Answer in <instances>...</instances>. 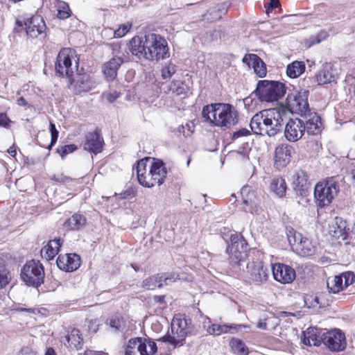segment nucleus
<instances>
[{"label": "nucleus", "mask_w": 355, "mask_h": 355, "mask_svg": "<svg viewBox=\"0 0 355 355\" xmlns=\"http://www.w3.org/2000/svg\"><path fill=\"white\" fill-rule=\"evenodd\" d=\"M230 241L231 243L226 250L228 262L234 268L243 270L248 257V243L243 237L239 234L231 235ZM245 267L249 279L255 284L260 285L267 281L269 271L262 262L247 263Z\"/></svg>", "instance_id": "nucleus-1"}, {"label": "nucleus", "mask_w": 355, "mask_h": 355, "mask_svg": "<svg viewBox=\"0 0 355 355\" xmlns=\"http://www.w3.org/2000/svg\"><path fill=\"white\" fill-rule=\"evenodd\" d=\"M130 51L139 59L159 61L169 57V49L166 39L153 33L144 36H135L130 41Z\"/></svg>", "instance_id": "nucleus-2"}, {"label": "nucleus", "mask_w": 355, "mask_h": 355, "mask_svg": "<svg viewBox=\"0 0 355 355\" xmlns=\"http://www.w3.org/2000/svg\"><path fill=\"white\" fill-rule=\"evenodd\" d=\"M202 114L206 121L220 128H230L238 122V112L230 104L215 103L207 105L203 107Z\"/></svg>", "instance_id": "nucleus-3"}, {"label": "nucleus", "mask_w": 355, "mask_h": 355, "mask_svg": "<svg viewBox=\"0 0 355 355\" xmlns=\"http://www.w3.org/2000/svg\"><path fill=\"white\" fill-rule=\"evenodd\" d=\"M309 90H304L303 92L299 90H293L288 94L286 100V106H284L287 112L300 114L302 116L306 117L307 114L310 112L308 103Z\"/></svg>", "instance_id": "nucleus-4"}, {"label": "nucleus", "mask_w": 355, "mask_h": 355, "mask_svg": "<svg viewBox=\"0 0 355 355\" xmlns=\"http://www.w3.org/2000/svg\"><path fill=\"white\" fill-rule=\"evenodd\" d=\"M288 119V112L284 106L268 109L265 135L274 137L282 130L284 121Z\"/></svg>", "instance_id": "nucleus-5"}, {"label": "nucleus", "mask_w": 355, "mask_h": 355, "mask_svg": "<svg viewBox=\"0 0 355 355\" xmlns=\"http://www.w3.org/2000/svg\"><path fill=\"white\" fill-rule=\"evenodd\" d=\"M21 278L26 284L38 287L43 283L44 272L42 265L39 261H28L21 271Z\"/></svg>", "instance_id": "nucleus-6"}, {"label": "nucleus", "mask_w": 355, "mask_h": 355, "mask_svg": "<svg viewBox=\"0 0 355 355\" xmlns=\"http://www.w3.org/2000/svg\"><path fill=\"white\" fill-rule=\"evenodd\" d=\"M338 192L337 183L334 178L318 183L314 189V196L318 205L324 207L330 204Z\"/></svg>", "instance_id": "nucleus-7"}, {"label": "nucleus", "mask_w": 355, "mask_h": 355, "mask_svg": "<svg viewBox=\"0 0 355 355\" xmlns=\"http://www.w3.org/2000/svg\"><path fill=\"white\" fill-rule=\"evenodd\" d=\"M171 333H168L163 340L174 347L182 345L187 334V321L184 318L175 317L171 322Z\"/></svg>", "instance_id": "nucleus-8"}, {"label": "nucleus", "mask_w": 355, "mask_h": 355, "mask_svg": "<svg viewBox=\"0 0 355 355\" xmlns=\"http://www.w3.org/2000/svg\"><path fill=\"white\" fill-rule=\"evenodd\" d=\"M157 350V345L154 341L135 338L129 340L125 355H153Z\"/></svg>", "instance_id": "nucleus-9"}, {"label": "nucleus", "mask_w": 355, "mask_h": 355, "mask_svg": "<svg viewBox=\"0 0 355 355\" xmlns=\"http://www.w3.org/2000/svg\"><path fill=\"white\" fill-rule=\"evenodd\" d=\"M321 340L322 343L333 352L343 351L347 345L345 334L338 329L323 333Z\"/></svg>", "instance_id": "nucleus-10"}, {"label": "nucleus", "mask_w": 355, "mask_h": 355, "mask_svg": "<svg viewBox=\"0 0 355 355\" xmlns=\"http://www.w3.org/2000/svg\"><path fill=\"white\" fill-rule=\"evenodd\" d=\"M24 24L28 37L31 39L45 37L46 26L41 16L33 15L26 19Z\"/></svg>", "instance_id": "nucleus-11"}, {"label": "nucleus", "mask_w": 355, "mask_h": 355, "mask_svg": "<svg viewBox=\"0 0 355 355\" xmlns=\"http://www.w3.org/2000/svg\"><path fill=\"white\" fill-rule=\"evenodd\" d=\"M166 175L167 170L164 163L160 159H154L149 170L150 178L145 182L144 187L150 188L156 184L159 186L162 184Z\"/></svg>", "instance_id": "nucleus-12"}, {"label": "nucleus", "mask_w": 355, "mask_h": 355, "mask_svg": "<svg viewBox=\"0 0 355 355\" xmlns=\"http://www.w3.org/2000/svg\"><path fill=\"white\" fill-rule=\"evenodd\" d=\"M338 78V70L331 62H325L322 69L315 76V80L318 85H330L331 87L336 84Z\"/></svg>", "instance_id": "nucleus-13"}, {"label": "nucleus", "mask_w": 355, "mask_h": 355, "mask_svg": "<svg viewBox=\"0 0 355 355\" xmlns=\"http://www.w3.org/2000/svg\"><path fill=\"white\" fill-rule=\"evenodd\" d=\"M71 53L69 49H63L59 52L55 64L56 74L67 78L72 76L73 71L71 67Z\"/></svg>", "instance_id": "nucleus-14"}, {"label": "nucleus", "mask_w": 355, "mask_h": 355, "mask_svg": "<svg viewBox=\"0 0 355 355\" xmlns=\"http://www.w3.org/2000/svg\"><path fill=\"white\" fill-rule=\"evenodd\" d=\"M305 132L304 121L298 118L290 119L285 126L284 136L290 142L300 139Z\"/></svg>", "instance_id": "nucleus-15"}, {"label": "nucleus", "mask_w": 355, "mask_h": 355, "mask_svg": "<svg viewBox=\"0 0 355 355\" xmlns=\"http://www.w3.org/2000/svg\"><path fill=\"white\" fill-rule=\"evenodd\" d=\"M274 279L282 284L292 282L295 278V270L283 263H275L272 267Z\"/></svg>", "instance_id": "nucleus-16"}, {"label": "nucleus", "mask_w": 355, "mask_h": 355, "mask_svg": "<svg viewBox=\"0 0 355 355\" xmlns=\"http://www.w3.org/2000/svg\"><path fill=\"white\" fill-rule=\"evenodd\" d=\"M347 222L340 217H336L329 223V234L335 239L345 240L347 236Z\"/></svg>", "instance_id": "nucleus-17"}, {"label": "nucleus", "mask_w": 355, "mask_h": 355, "mask_svg": "<svg viewBox=\"0 0 355 355\" xmlns=\"http://www.w3.org/2000/svg\"><path fill=\"white\" fill-rule=\"evenodd\" d=\"M286 90H254L250 96L246 98L245 101L257 98L261 102L272 103L277 101L283 97Z\"/></svg>", "instance_id": "nucleus-18"}, {"label": "nucleus", "mask_w": 355, "mask_h": 355, "mask_svg": "<svg viewBox=\"0 0 355 355\" xmlns=\"http://www.w3.org/2000/svg\"><path fill=\"white\" fill-rule=\"evenodd\" d=\"M293 187L297 195L306 196L309 193L311 184L305 171H298L295 173L293 178Z\"/></svg>", "instance_id": "nucleus-19"}, {"label": "nucleus", "mask_w": 355, "mask_h": 355, "mask_svg": "<svg viewBox=\"0 0 355 355\" xmlns=\"http://www.w3.org/2000/svg\"><path fill=\"white\" fill-rule=\"evenodd\" d=\"M293 147L288 144L278 146L275 150V164L278 167H285L291 162Z\"/></svg>", "instance_id": "nucleus-20"}, {"label": "nucleus", "mask_w": 355, "mask_h": 355, "mask_svg": "<svg viewBox=\"0 0 355 355\" xmlns=\"http://www.w3.org/2000/svg\"><path fill=\"white\" fill-rule=\"evenodd\" d=\"M103 144V139L98 132H89L85 136L84 149L97 154L101 151Z\"/></svg>", "instance_id": "nucleus-21"}, {"label": "nucleus", "mask_w": 355, "mask_h": 355, "mask_svg": "<svg viewBox=\"0 0 355 355\" xmlns=\"http://www.w3.org/2000/svg\"><path fill=\"white\" fill-rule=\"evenodd\" d=\"M204 327L210 335L219 336L222 334L230 333L232 329L237 330L241 324H211L209 318H206L203 322Z\"/></svg>", "instance_id": "nucleus-22"}, {"label": "nucleus", "mask_w": 355, "mask_h": 355, "mask_svg": "<svg viewBox=\"0 0 355 355\" xmlns=\"http://www.w3.org/2000/svg\"><path fill=\"white\" fill-rule=\"evenodd\" d=\"M267 112L268 109L263 110L255 114L251 119L250 126L254 134L265 135Z\"/></svg>", "instance_id": "nucleus-23"}, {"label": "nucleus", "mask_w": 355, "mask_h": 355, "mask_svg": "<svg viewBox=\"0 0 355 355\" xmlns=\"http://www.w3.org/2000/svg\"><path fill=\"white\" fill-rule=\"evenodd\" d=\"M123 62L122 57L114 56L103 65V73L108 80H112L116 77L117 71Z\"/></svg>", "instance_id": "nucleus-24"}, {"label": "nucleus", "mask_w": 355, "mask_h": 355, "mask_svg": "<svg viewBox=\"0 0 355 355\" xmlns=\"http://www.w3.org/2000/svg\"><path fill=\"white\" fill-rule=\"evenodd\" d=\"M243 62L254 69V73L259 77H263L266 74V67L263 60L255 54H246Z\"/></svg>", "instance_id": "nucleus-25"}, {"label": "nucleus", "mask_w": 355, "mask_h": 355, "mask_svg": "<svg viewBox=\"0 0 355 355\" xmlns=\"http://www.w3.org/2000/svg\"><path fill=\"white\" fill-rule=\"evenodd\" d=\"M241 195L243 198V203L248 207L247 211L253 213L257 211V197L254 191L250 186H244L241 190Z\"/></svg>", "instance_id": "nucleus-26"}, {"label": "nucleus", "mask_w": 355, "mask_h": 355, "mask_svg": "<svg viewBox=\"0 0 355 355\" xmlns=\"http://www.w3.org/2000/svg\"><path fill=\"white\" fill-rule=\"evenodd\" d=\"M306 121L304 122L305 131L309 135H314L318 134L321 130L322 122L320 117L315 113L311 112L307 114L306 117H304Z\"/></svg>", "instance_id": "nucleus-27"}, {"label": "nucleus", "mask_w": 355, "mask_h": 355, "mask_svg": "<svg viewBox=\"0 0 355 355\" xmlns=\"http://www.w3.org/2000/svg\"><path fill=\"white\" fill-rule=\"evenodd\" d=\"M325 294L322 293L319 296L313 294H308L304 297L305 305L309 308L324 307L329 305V300H324Z\"/></svg>", "instance_id": "nucleus-28"}, {"label": "nucleus", "mask_w": 355, "mask_h": 355, "mask_svg": "<svg viewBox=\"0 0 355 355\" xmlns=\"http://www.w3.org/2000/svg\"><path fill=\"white\" fill-rule=\"evenodd\" d=\"M302 340L303 344L308 346H319L322 342L321 336L317 335V329L313 328H308L303 332Z\"/></svg>", "instance_id": "nucleus-29"}, {"label": "nucleus", "mask_w": 355, "mask_h": 355, "mask_svg": "<svg viewBox=\"0 0 355 355\" xmlns=\"http://www.w3.org/2000/svg\"><path fill=\"white\" fill-rule=\"evenodd\" d=\"M295 251L302 256H311L314 254L315 246L309 239L303 237L297 243Z\"/></svg>", "instance_id": "nucleus-30"}, {"label": "nucleus", "mask_w": 355, "mask_h": 355, "mask_svg": "<svg viewBox=\"0 0 355 355\" xmlns=\"http://www.w3.org/2000/svg\"><path fill=\"white\" fill-rule=\"evenodd\" d=\"M69 78V84L73 87H89L88 83L89 82V76L87 73H76L70 76Z\"/></svg>", "instance_id": "nucleus-31"}, {"label": "nucleus", "mask_w": 355, "mask_h": 355, "mask_svg": "<svg viewBox=\"0 0 355 355\" xmlns=\"http://www.w3.org/2000/svg\"><path fill=\"white\" fill-rule=\"evenodd\" d=\"M86 223V218L80 214H73L65 223L64 225L70 230H78Z\"/></svg>", "instance_id": "nucleus-32"}, {"label": "nucleus", "mask_w": 355, "mask_h": 355, "mask_svg": "<svg viewBox=\"0 0 355 355\" xmlns=\"http://www.w3.org/2000/svg\"><path fill=\"white\" fill-rule=\"evenodd\" d=\"M304 70L305 64L303 62L294 61L287 66L286 73L288 77L295 78L300 76Z\"/></svg>", "instance_id": "nucleus-33"}, {"label": "nucleus", "mask_w": 355, "mask_h": 355, "mask_svg": "<svg viewBox=\"0 0 355 355\" xmlns=\"http://www.w3.org/2000/svg\"><path fill=\"white\" fill-rule=\"evenodd\" d=\"M327 286L329 290V293H339L343 289V277L335 276L332 278H328L327 280Z\"/></svg>", "instance_id": "nucleus-34"}, {"label": "nucleus", "mask_w": 355, "mask_h": 355, "mask_svg": "<svg viewBox=\"0 0 355 355\" xmlns=\"http://www.w3.org/2000/svg\"><path fill=\"white\" fill-rule=\"evenodd\" d=\"M65 339L67 342V343H64L65 345L68 347L73 346L76 348L81 345L83 341L80 331L77 329H73L70 333L65 336Z\"/></svg>", "instance_id": "nucleus-35"}, {"label": "nucleus", "mask_w": 355, "mask_h": 355, "mask_svg": "<svg viewBox=\"0 0 355 355\" xmlns=\"http://www.w3.org/2000/svg\"><path fill=\"white\" fill-rule=\"evenodd\" d=\"M163 283H162V277L160 273L145 279L142 282V287L147 290H153L156 287L162 288Z\"/></svg>", "instance_id": "nucleus-36"}, {"label": "nucleus", "mask_w": 355, "mask_h": 355, "mask_svg": "<svg viewBox=\"0 0 355 355\" xmlns=\"http://www.w3.org/2000/svg\"><path fill=\"white\" fill-rule=\"evenodd\" d=\"M270 189L277 196L282 197L284 196L286 190L285 180L281 177L274 178L271 183Z\"/></svg>", "instance_id": "nucleus-37"}, {"label": "nucleus", "mask_w": 355, "mask_h": 355, "mask_svg": "<svg viewBox=\"0 0 355 355\" xmlns=\"http://www.w3.org/2000/svg\"><path fill=\"white\" fill-rule=\"evenodd\" d=\"M256 89H288L283 83L275 80H263L257 83Z\"/></svg>", "instance_id": "nucleus-38"}, {"label": "nucleus", "mask_w": 355, "mask_h": 355, "mask_svg": "<svg viewBox=\"0 0 355 355\" xmlns=\"http://www.w3.org/2000/svg\"><path fill=\"white\" fill-rule=\"evenodd\" d=\"M137 179L139 183L144 187V183L146 182V160L141 159L137 162L135 168Z\"/></svg>", "instance_id": "nucleus-39"}, {"label": "nucleus", "mask_w": 355, "mask_h": 355, "mask_svg": "<svg viewBox=\"0 0 355 355\" xmlns=\"http://www.w3.org/2000/svg\"><path fill=\"white\" fill-rule=\"evenodd\" d=\"M10 278L4 259L0 258V288L5 287L9 283Z\"/></svg>", "instance_id": "nucleus-40"}, {"label": "nucleus", "mask_w": 355, "mask_h": 355, "mask_svg": "<svg viewBox=\"0 0 355 355\" xmlns=\"http://www.w3.org/2000/svg\"><path fill=\"white\" fill-rule=\"evenodd\" d=\"M232 350L237 355H247L248 348L239 339H232L230 343Z\"/></svg>", "instance_id": "nucleus-41"}, {"label": "nucleus", "mask_w": 355, "mask_h": 355, "mask_svg": "<svg viewBox=\"0 0 355 355\" xmlns=\"http://www.w3.org/2000/svg\"><path fill=\"white\" fill-rule=\"evenodd\" d=\"M68 272L77 270L80 266V257L76 254H67Z\"/></svg>", "instance_id": "nucleus-42"}, {"label": "nucleus", "mask_w": 355, "mask_h": 355, "mask_svg": "<svg viewBox=\"0 0 355 355\" xmlns=\"http://www.w3.org/2000/svg\"><path fill=\"white\" fill-rule=\"evenodd\" d=\"M278 318L275 316H270L264 318L263 320H260L257 323V328L261 329L267 330L269 329L268 325L271 324V328H275L278 324Z\"/></svg>", "instance_id": "nucleus-43"}, {"label": "nucleus", "mask_w": 355, "mask_h": 355, "mask_svg": "<svg viewBox=\"0 0 355 355\" xmlns=\"http://www.w3.org/2000/svg\"><path fill=\"white\" fill-rule=\"evenodd\" d=\"M57 17L60 19H65L70 16L71 10L69 5L63 1H59L57 6Z\"/></svg>", "instance_id": "nucleus-44"}, {"label": "nucleus", "mask_w": 355, "mask_h": 355, "mask_svg": "<svg viewBox=\"0 0 355 355\" xmlns=\"http://www.w3.org/2000/svg\"><path fill=\"white\" fill-rule=\"evenodd\" d=\"M287 237L292 249L295 251V248H297V243H299V241H300L303 238L302 235L300 233L291 230L287 233Z\"/></svg>", "instance_id": "nucleus-45"}, {"label": "nucleus", "mask_w": 355, "mask_h": 355, "mask_svg": "<svg viewBox=\"0 0 355 355\" xmlns=\"http://www.w3.org/2000/svg\"><path fill=\"white\" fill-rule=\"evenodd\" d=\"M160 275L162 277V283H163V285H168L176 282L177 280L183 279V278L180 277V275L176 272L161 273Z\"/></svg>", "instance_id": "nucleus-46"}, {"label": "nucleus", "mask_w": 355, "mask_h": 355, "mask_svg": "<svg viewBox=\"0 0 355 355\" xmlns=\"http://www.w3.org/2000/svg\"><path fill=\"white\" fill-rule=\"evenodd\" d=\"M132 25V23L129 21L121 24L119 27L113 32L114 37L116 38H121L123 37L130 31Z\"/></svg>", "instance_id": "nucleus-47"}, {"label": "nucleus", "mask_w": 355, "mask_h": 355, "mask_svg": "<svg viewBox=\"0 0 355 355\" xmlns=\"http://www.w3.org/2000/svg\"><path fill=\"white\" fill-rule=\"evenodd\" d=\"M119 92H117L116 90H107L102 93L101 100L108 103H113L119 98Z\"/></svg>", "instance_id": "nucleus-48"}, {"label": "nucleus", "mask_w": 355, "mask_h": 355, "mask_svg": "<svg viewBox=\"0 0 355 355\" xmlns=\"http://www.w3.org/2000/svg\"><path fill=\"white\" fill-rule=\"evenodd\" d=\"M49 130L51 132V144L47 146V148L51 150L58 140L59 132L57 130L55 124L51 122L49 124Z\"/></svg>", "instance_id": "nucleus-49"}, {"label": "nucleus", "mask_w": 355, "mask_h": 355, "mask_svg": "<svg viewBox=\"0 0 355 355\" xmlns=\"http://www.w3.org/2000/svg\"><path fill=\"white\" fill-rule=\"evenodd\" d=\"M176 71V67L175 64L169 63L166 64L162 69V76L164 79H167L171 77L173 74Z\"/></svg>", "instance_id": "nucleus-50"}, {"label": "nucleus", "mask_w": 355, "mask_h": 355, "mask_svg": "<svg viewBox=\"0 0 355 355\" xmlns=\"http://www.w3.org/2000/svg\"><path fill=\"white\" fill-rule=\"evenodd\" d=\"M194 125L193 123H187L185 125H180L178 132L182 133L184 137H189L193 132Z\"/></svg>", "instance_id": "nucleus-51"}, {"label": "nucleus", "mask_w": 355, "mask_h": 355, "mask_svg": "<svg viewBox=\"0 0 355 355\" xmlns=\"http://www.w3.org/2000/svg\"><path fill=\"white\" fill-rule=\"evenodd\" d=\"M76 149L77 147L75 144H69L61 147L60 149H58V153L63 159L67 155H68L70 153H73Z\"/></svg>", "instance_id": "nucleus-52"}, {"label": "nucleus", "mask_w": 355, "mask_h": 355, "mask_svg": "<svg viewBox=\"0 0 355 355\" xmlns=\"http://www.w3.org/2000/svg\"><path fill=\"white\" fill-rule=\"evenodd\" d=\"M67 256L65 255H60L58 259H57V261H56V263H57V266L58 267L64 270V271H67L68 272V270H67V268H68V266H67Z\"/></svg>", "instance_id": "nucleus-53"}, {"label": "nucleus", "mask_w": 355, "mask_h": 355, "mask_svg": "<svg viewBox=\"0 0 355 355\" xmlns=\"http://www.w3.org/2000/svg\"><path fill=\"white\" fill-rule=\"evenodd\" d=\"M341 277H343V278L345 279V287L352 284L355 279L354 273L353 272H350V271L343 273Z\"/></svg>", "instance_id": "nucleus-54"}, {"label": "nucleus", "mask_w": 355, "mask_h": 355, "mask_svg": "<svg viewBox=\"0 0 355 355\" xmlns=\"http://www.w3.org/2000/svg\"><path fill=\"white\" fill-rule=\"evenodd\" d=\"M44 250H45L44 256H45L46 259L48 260H51V259H53L55 255L58 252V251H57L56 249L49 248V245H47L45 247ZM43 252H44V250H42V253H43Z\"/></svg>", "instance_id": "nucleus-55"}, {"label": "nucleus", "mask_w": 355, "mask_h": 355, "mask_svg": "<svg viewBox=\"0 0 355 355\" xmlns=\"http://www.w3.org/2000/svg\"><path fill=\"white\" fill-rule=\"evenodd\" d=\"M328 36H329V34L326 31H324V30L320 31L317 34L315 37H314L315 40L312 42V44H318L321 41L324 40Z\"/></svg>", "instance_id": "nucleus-56"}, {"label": "nucleus", "mask_w": 355, "mask_h": 355, "mask_svg": "<svg viewBox=\"0 0 355 355\" xmlns=\"http://www.w3.org/2000/svg\"><path fill=\"white\" fill-rule=\"evenodd\" d=\"M250 134V131L246 128H241L235 131L232 134V139L235 140L241 137L248 136Z\"/></svg>", "instance_id": "nucleus-57"}, {"label": "nucleus", "mask_w": 355, "mask_h": 355, "mask_svg": "<svg viewBox=\"0 0 355 355\" xmlns=\"http://www.w3.org/2000/svg\"><path fill=\"white\" fill-rule=\"evenodd\" d=\"M12 121L5 113H0V126L8 128Z\"/></svg>", "instance_id": "nucleus-58"}, {"label": "nucleus", "mask_w": 355, "mask_h": 355, "mask_svg": "<svg viewBox=\"0 0 355 355\" xmlns=\"http://www.w3.org/2000/svg\"><path fill=\"white\" fill-rule=\"evenodd\" d=\"M48 245H49V248H55L57 250V251H59V249L62 245V242L60 239H58L49 241Z\"/></svg>", "instance_id": "nucleus-59"}, {"label": "nucleus", "mask_w": 355, "mask_h": 355, "mask_svg": "<svg viewBox=\"0 0 355 355\" xmlns=\"http://www.w3.org/2000/svg\"><path fill=\"white\" fill-rule=\"evenodd\" d=\"M121 321L119 319H114L110 321V327L119 330L121 327Z\"/></svg>", "instance_id": "nucleus-60"}, {"label": "nucleus", "mask_w": 355, "mask_h": 355, "mask_svg": "<svg viewBox=\"0 0 355 355\" xmlns=\"http://www.w3.org/2000/svg\"><path fill=\"white\" fill-rule=\"evenodd\" d=\"M19 355H36V354L31 348L24 347L19 352Z\"/></svg>", "instance_id": "nucleus-61"}, {"label": "nucleus", "mask_w": 355, "mask_h": 355, "mask_svg": "<svg viewBox=\"0 0 355 355\" xmlns=\"http://www.w3.org/2000/svg\"><path fill=\"white\" fill-rule=\"evenodd\" d=\"M279 4V0H270L269 8L274 9L278 7Z\"/></svg>", "instance_id": "nucleus-62"}, {"label": "nucleus", "mask_w": 355, "mask_h": 355, "mask_svg": "<svg viewBox=\"0 0 355 355\" xmlns=\"http://www.w3.org/2000/svg\"><path fill=\"white\" fill-rule=\"evenodd\" d=\"M164 295H155L153 299L157 303H163L164 302Z\"/></svg>", "instance_id": "nucleus-63"}, {"label": "nucleus", "mask_w": 355, "mask_h": 355, "mask_svg": "<svg viewBox=\"0 0 355 355\" xmlns=\"http://www.w3.org/2000/svg\"><path fill=\"white\" fill-rule=\"evenodd\" d=\"M45 355H56L55 350L52 347L47 348Z\"/></svg>", "instance_id": "nucleus-64"}]
</instances>
